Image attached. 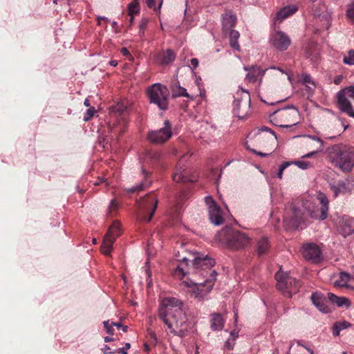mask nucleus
Wrapping results in <instances>:
<instances>
[{
	"label": "nucleus",
	"instance_id": "18",
	"mask_svg": "<svg viewBox=\"0 0 354 354\" xmlns=\"http://www.w3.org/2000/svg\"><path fill=\"white\" fill-rule=\"evenodd\" d=\"M339 230L344 236L354 232V219L343 216L339 221Z\"/></svg>",
	"mask_w": 354,
	"mask_h": 354
},
{
	"label": "nucleus",
	"instance_id": "7",
	"mask_svg": "<svg viewBox=\"0 0 354 354\" xmlns=\"http://www.w3.org/2000/svg\"><path fill=\"white\" fill-rule=\"evenodd\" d=\"M151 103L156 104L161 110L168 108L169 91L161 84L156 83L147 89Z\"/></svg>",
	"mask_w": 354,
	"mask_h": 354
},
{
	"label": "nucleus",
	"instance_id": "11",
	"mask_svg": "<svg viewBox=\"0 0 354 354\" xmlns=\"http://www.w3.org/2000/svg\"><path fill=\"white\" fill-rule=\"evenodd\" d=\"M349 98L354 101V86L346 87L337 93V106L342 112L354 118V108Z\"/></svg>",
	"mask_w": 354,
	"mask_h": 354
},
{
	"label": "nucleus",
	"instance_id": "23",
	"mask_svg": "<svg viewBox=\"0 0 354 354\" xmlns=\"http://www.w3.org/2000/svg\"><path fill=\"white\" fill-rule=\"evenodd\" d=\"M236 21V16L235 15L231 13H226L223 15L222 17V24L223 28L225 31L231 30L232 28H233Z\"/></svg>",
	"mask_w": 354,
	"mask_h": 354
},
{
	"label": "nucleus",
	"instance_id": "60",
	"mask_svg": "<svg viewBox=\"0 0 354 354\" xmlns=\"http://www.w3.org/2000/svg\"><path fill=\"white\" fill-rule=\"evenodd\" d=\"M84 104L86 106H88V107H91L90 106V102H89V100L86 98L84 102Z\"/></svg>",
	"mask_w": 354,
	"mask_h": 354
},
{
	"label": "nucleus",
	"instance_id": "12",
	"mask_svg": "<svg viewBox=\"0 0 354 354\" xmlns=\"http://www.w3.org/2000/svg\"><path fill=\"white\" fill-rule=\"evenodd\" d=\"M317 201L321 205V207L312 205L311 203H306L305 208L309 214V216L314 219L321 221L325 220L328 216V200L326 196L322 192H319L316 196Z\"/></svg>",
	"mask_w": 354,
	"mask_h": 354
},
{
	"label": "nucleus",
	"instance_id": "35",
	"mask_svg": "<svg viewBox=\"0 0 354 354\" xmlns=\"http://www.w3.org/2000/svg\"><path fill=\"white\" fill-rule=\"evenodd\" d=\"M269 243L266 238H262L257 243V252L259 254H263L268 251Z\"/></svg>",
	"mask_w": 354,
	"mask_h": 354
},
{
	"label": "nucleus",
	"instance_id": "1",
	"mask_svg": "<svg viewBox=\"0 0 354 354\" xmlns=\"http://www.w3.org/2000/svg\"><path fill=\"white\" fill-rule=\"evenodd\" d=\"M193 279L182 281L181 285L189 288L195 298L203 299L212 288L216 272L212 270L215 264L214 259L207 255L200 254L193 259Z\"/></svg>",
	"mask_w": 354,
	"mask_h": 354
},
{
	"label": "nucleus",
	"instance_id": "45",
	"mask_svg": "<svg viewBox=\"0 0 354 354\" xmlns=\"http://www.w3.org/2000/svg\"><path fill=\"white\" fill-rule=\"evenodd\" d=\"M119 205L118 203L115 200H112L110 202L109 206V213L111 214L113 212L116 211L118 209Z\"/></svg>",
	"mask_w": 354,
	"mask_h": 354
},
{
	"label": "nucleus",
	"instance_id": "61",
	"mask_svg": "<svg viewBox=\"0 0 354 354\" xmlns=\"http://www.w3.org/2000/svg\"><path fill=\"white\" fill-rule=\"evenodd\" d=\"M113 340V339L110 337H104V342H112Z\"/></svg>",
	"mask_w": 354,
	"mask_h": 354
},
{
	"label": "nucleus",
	"instance_id": "53",
	"mask_svg": "<svg viewBox=\"0 0 354 354\" xmlns=\"http://www.w3.org/2000/svg\"><path fill=\"white\" fill-rule=\"evenodd\" d=\"M147 4L149 8L156 9L155 0H147Z\"/></svg>",
	"mask_w": 354,
	"mask_h": 354
},
{
	"label": "nucleus",
	"instance_id": "40",
	"mask_svg": "<svg viewBox=\"0 0 354 354\" xmlns=\"http://www.w3.org/2000/svg\"><path fill=\"white\" fill-rule=\"evenodd\" d=\"M230 335H231V338H229L225 344V346L228 349V350H232L234 347V342H235V339L237 337V335L236 333H235V331H232L230 333Z\"/></svg>",
	"mask_w": 354,
	"mask_h": 354
},
{
	"label": "nucleus",
	"instance_id": "41",
	"mask_svg": "<svg viewBox=\"0 0 354 354\" xmlns=\"http://www.w3.org/2000/svg\"><path fill=\"white\" fill-rule=\"evenodd\" d=\"M346 15L351 21L354 22V2L347 6Z\"/></svg>",
	"mask_w": 354,
	"mask_h": 354
},
{
	"label": "nucleus",
	"instance_id": "49",
	"mask_svg": "<svg viewBox=\"0 0 354 354\" xmlns=\"http://www.w3.org/2000/svg\"><path fill=\"white\" fill-rule=\"evenodd\" d=\"M190 64L193 68H196L198 66V60L196 58H192L190 60Z\"/></svg>",
	"mask_w": 354,
	"mask_h": 354
},
{
	"label": "nucleus",
	"instance_id": "27",
	"mask_svg": "<svg viewBox=\"0 0 354 354\" xmlns=\"http://www.w3.org/2000/svg\"><path fill=\"white\" fill-rule=\"evenodd\" d=\"M330 189L333 192L335 197L349 192L348 184L343 180L338 181L337 184L330 185Z\"/></svg>",
	"mask_w": 354,
	"mask_h": 354
},
{
	"label": "nucleus",
	"instance_id": "52",
	"mask_svg": "<svg viewBox=\"0 0 354 354\" xmlns=\"http://www.w3.org/2000/svg\"><path fill=\"white\" fill-rule=\"evenodd\" d=\"M101 350L104 354L113 353V352L110 351V347L108 345H104Z\"/></svg>",
	"mask_w": 354,
	"mask_h": 354
},
{
	"label": "nucleus",
	"instance_id": "42",
	"mask_svg": "<svg viewBox=\"0 0 354 354\" xmlns=\"http://www.w3.org/2000/svg\"><path fill=\"white\" fill-rule=\"evenodd\" d=\"M292 163L301 169H307L313 166V164L310 162L304 160H297Z\"/></svg>",
	"mask_w": 354,
	"mask_h": 354
},
{
	"label": "nucleus",
	"instance_id": "24",
	"mask_svg": "<svg viewBox=\"0 0 354 354\" xmlns=\"http://www.w3.org/2000/svg\"><path fill=\"white\" fill-rule=\"evenodd\" d=\"M225 321L220 313L211 315V328L213 330H221L224 326Z\"/></svg>",
	"mask_w": 354,
	"mask_h": 354
},
{
	"label": "nucleus",
	"instance_id": "3",
	"mask_svg": "<svg viewBox=\"0 0 354 354\" xmlns=\"http://www.w3.org/2000/svg\"><path fill=\"white\" fill-rule=\"evenodd\" d=\"M330 161L344 172L354 167V149L342 144L334 145L327 149Z\"/></svg>",
	"mask_w": 354,
	"mask_h": 354
},
{
	"label": "nucleus",
	"instance_id": "30",
	"mask_svg": "<svg viewBox=\"0 0 354 354\" xmlns=\"http://www.w3.org/2000/svg\"><path fill=\"white\" fill-rule=\"evenodd\" d=\"M114 242V238H109V236H105L101 245L102 252L106 255L110 254L113 249V244Z\"/></svg>",
	"mask_w": 354,
	"mask_h": 354
},
{
	"label": "nucleus",
	"instance_id": "10",
	"mask_svg": "<svg viewBox=\"0 0 354 354\" xmlns=\"http://www.w3.org/2000/svg\"><path fill=\"white\" fill-rule=\"evenodd\" d=\"M275 278L277 281V288L286 297H290L292 294L298 292L300 283L295 278L289 276V274H283L280 270L276 273Z\"/></svg>",
	"mask_w": 354,
	"mask_h": 354
},
{
	"label": "nucleus",
	"instance_id": "56",
	"mask_svg": "<svg viewBox=\"0 0 354 354\" xmlns=\"http://www.w3.org/2000/svg\"><path fill=\"white\" fill-rule=\"evenodd\" d=\"M121 53L124 56L130 55L129 50L126 48H122L121 49Z\"/></svg>",
	"mask_w": 354,
	"mask_h": 354
},
{
	"label": "nucleus",
	"instance_id": "25",
	"mask_svg": "<svg viewBox=\"0 0 354 354\" xmlns=\"http://www.w3.org/2000/svg\"><path fill=\"white\" fill-rule=\"evenodd\" d=\"M328 297L330 301H331L334 304H336L338 307L345 306L346 308H348L351 306V301L346 297H337L333 293L330 292L328 294Z\"/></svg>",
	"mask_w": 354,
	"mask_h": 354
},
{
	"label": "nucleus",
	"instance_id": "19",
	"mask_svg": "<svg viewBox=\"0 0 354 354\" xmlns=\"http://www.w3.org/2000/svg\"><path fill=\"white\" fill-rule=\"evenodd\" d=\"M189 261V260L186 257H183L182 260L178 261V263L174 270V274L179 279H182L185 277L190 270Z\"/></svg>",
	"mask_w": 354,
	"mask_h": 354
},
{
	"label": "nucleus",
	"instance_id": "50",
	"mask_svg": "<svg viewBox=\"0 0 354 354\" xmlns=\"http://www.w3.org/2000/svg\"><path fill=\"white\" fill-rule=\"evenodd\" d=\"M147 332H148V335L150 336V337L151 339H153L155 342H157L158 339H157V337H156V335L155 334V333L151 330H147Z\"/></svg>",
	"mask_w": 354,
	"mask_h": 354
},
{
	"label": "nucleus",
	"instance_id": "29",
	"mask_svg": "<svg viewBox=\"0 0 354 354\" xmlns=\"http://www.w3.org/2000/svg\"><path fill=\"white\" fill-rule=\"evenodd\" d=\"M121 233L120 223L119 221H115L112 223L105 236H109V238H114L115 241Z\"/></svg>",
	"mask_w": 354,
	"mask_h": 354
},
{
	"label": "nucleus",
	"instance_id": "31",
	"mask_svg": "<svg viewBox=\"0 0 354 354\" xmlns=\"http://www.w3.org/2000/svg\"><path fill=\"white\" fill-rule=\"evenodd\" d=\"M292 217L290 222L292 225L298 227L303 222V213L298 208L293 207L292 209Z\"/></svg>",
	"mask_w": 354,
	"mask_h": 354
},
{
	"label": "nucleus",
	"instance_id": "28",
	"mask_svg": "<svg viewBox=\"0 0 354 354\" xmlns=\"http://www.w3.org/2000/svg\"><path fill=\"white\" fill-rule=\"evenodd\" d=\"M297 10V8L295 6H289L284 7L281 10H280L277 15V17L281 21L285 19L286 18L290 17V15L295 13Z\"/></svg>",
	"mask_w": 354,
	"mask_h": 354
},
{
	"label": "nucleus",
	"instance_id": "51",
	"mask_svg": "<svg viewBox=\"0 0 354 354\" xmlns=\"http://www.w3.org/2000/svg\"><path fill=\"white\" fill-rule=\"evenodd\" d=\"M147 20H143V21L140 25V33H144V30L147 26Z\"/></svg>",
	"mask_w": 354,
	"mask_h": 354
},
{
	"label": "nucleus",
	"instance_id": "20",
	"mask_svg": "<svg viewBox=\"0 0 354 354\" xmlns=\"http://www.w3.org/2000/svg\"><path fill=\"white\" fill-rule=\"evenodd\" d=\"M334 284L338 287H345L346 288H354V279L346 272H340L338 279H337Z\"/></svg>",
	"mask_w": 354,
	"mask_h": 354
},
{
	"label": "nucleus",
	"instance_id": "59",
	"mask_svg": "<svg viewBox=\"0 0 354 354\" xmlns=\"http://www.w3.org/2000/svg\"><path fill=\"white\" fill-rule=\"evenodd\" d=\"M109 64L112 66H116L118 65V62L116 60H111Z\"/></svg>",
	"mask_w": 354,
	"mask_h": 354
},
{
	"label": "nucleus",
	"instance_id": "14",
	"mask_svg": "<svg viewBox=\"0 0 354 354\" xmlns=\"http://www.w3.org/2000/svg\"><path fill=\"white\" fill-rule=\"evenodd\" d=\"M172 136L171 126L169 120L164 122L163 127L158 130L149 131L147 134L148 140L153 144H163L169 140Z\"/></svg>",
	"mask_w": 354,
	"mask_h": 354
},
{
	"label": "nucleus",
	"instance_id": "26",
	"mask_svg": "<svg viewBox=\"0 0 354 354\" xmlns=\"http://www.w3.org/2000/svg\"><path fill=\"white\" fill-rule=\"evenodd\" d=\"M171 91L174 97H185L189 100H194V97L190 95L187 89L178 84L172 85Z\"/></svg>",
	"mask_w": 354,
	"mask_h": 354
},
{
	"label": "nucleus",
	"instance_id": "46",
	"mask_svg": "<svg viewBox=\"0 0 354 354\" xmlns=\"http://www.w3.org/2000/svg\"><path fill=\"white\" fill-rule=\"evenodd\" d=\"M291 163L289 162H285L281 164L279 167V172L277 174V176L279 179L282 178L283 172L286 168H287Z\"/></svg>",
	"mask_w": 354,
	"mask_h": 354
},
{
	"label": "nucleus",
	"instance_id": "62",
	"mask_svg": "<svg viewBox=\"0 0 354 354\" xmlns=\"http://www.w3.org/2000/svg\"><path fill=\"white\" fill-rule=\"evenodd\" d=\"M146 273H147V275L148 276V277H151V272L148 268L146 269Z\"/></svg>",
	"mask_w": 354,
	"mask_h": 354
},
{
	"label": "nucleus",
	"instance_id": "5",
	"mask_svg": "<svg viewBox=\"0 0 354 354\" xmlns=\"http://www.w3.org/2000/svg\"><path fill=\"white\" fill-rule=\"evenodd\" d=\"M299 113L295 107H288L274 111L270 120L274 125L288 128L299 123Z\"/></svg>",
	"mask_w": 354,
	"mask_h": 354
},
{
	"label": "nucleus",
	"instance_id": "47",
	"mask_svg": "<svg viewBox=\"0 0 354 354\" xmlns=\"http://www.w3.org/2000/svg\"><path fill=\"white\" fill-rule=\"evenodd\" d=\"M131 347V344L129 343H126L125 346L122 348H119L117 352L120 354H127L126 350L129 349Z\"/></svg>",
	"mask_w": 354,
	"mask_h": 354
},
{
	"label": "nucleus",
	"instance_id": "55",
	"mask_svg": "<svg viewBox=\"0 0 354 354\" xmlns=\"http://www.w3.org/2000/svg\"><path fill=\"white\" fill-rule=\"evenodd\" d=\"M116 111L122 113L124 112L125 107L122 104H118L115 107Z\"/></svg>",
	"mask_w": 354,
	"mask_h": 354
},
{
	"label": "nucleus",
	"instance_id": "48",
	"mask_svg": "<svg viewBox=\"0 0 354 354\" xmlns=\"http://www.w3.org/2000/svg\"><path fill=\"white\" fill-rule=\"evenodd\" d=\"M145 186L146 185H145L144 183H141L138 186L133 187L131 188L129 191L131 192L140 191V190L143 189Z\"/></svg>",
	"mask_w": 354,
	"mask_h": 354
},
{
	"label": "nucleus",
	"instance_id": "58",
	"mask_svg": "<svg viewBox=\"0 0 354 354\" xmlns=\"http://www.w3.org/2000/svg\"><path fill=\"white\" fill-rule=\"evenodd\" d=\"M298 344H299V345L301 346V344L299 342ZM302 346H304L309 352L310 354H314L313 351L310 348L305 346L304 345H302Z\"/></svg>",
	"mask_w": 354,
	"mask_h": 354
},
{
	"label": "nucleus",
	"instance_id": "6",
	"mask_svg": "<svg viewBox=\"0 0 354 354\" xmlns=\"http://www.w3.org/2000/svg\"><path fill=\"white\" fill-rule=\"evenodd\" d=\"M244 70L248 72L245 78L250 82H256L259 80L261 83L266 72H268L269 75L272 77H278L279 75H286L288 80L291 82L290 72L281 68L271 66L263 70L259 66H252L250 68L244 66Z\"/></svg>",
	"mask_w": 354,
	"mask_h": 354
},
{
	"label": "nucleus",
	"instance_id": "17",
	"mask_svg": "<svg viewBox=\"0 0 354 354\" xmlns=\"http://www.w3.org/2000/svg\"><path fill=\"white\" fill-rule=\"evenodd\" d=\"M271 44L279 50H286L290 45L289 37L281 31L273 34L270 38Z\"/></svg>",
	"mask_w": 354,
	"mask_h": 354
},
{
	"label": "nucleus",
	"instance_id": "39",
	"mask_svg": "<svg viewBox=\"0 0 354 354\" xmlns=\"http://www.w3.org/2000/svg\"><path fill=\"white\" fill-rule=\"evenodd\" d=\"M343 62L346 65H354V50H349L344 56Z\"/></svg>",
	"mask_w": 354,
	"mask_h": 354
},
{
	"label": "nucleus",
	"instance_id": "36",
	"mask_svg": "<svg viewBox=\"0 0 354 354\" xmlns=\"http://www.w3.org/2000/svg\"><path fill=\"white\" fill-rule=\"evenodd\" d=\"M304 137L308 138H311L312 140H315L317 142H319V149L317 150L313 151H311L310 153H308L306 155L303 156H302L303 158H310V157L316 155L319 151H322V147H323V142H322V140L320 138H319L317 137H315V136H304Z\"/></svg>",
	"mask_w": 354,
	"mask_h": 354
},
{
	"label": "nucleus",
	"instance_id": "63",
	"mask_svg": "<svg viewBox=\"0 0 354 354\" xmlns=\"http://www.w3.org/2000/svg\"><path fill=\"white\" fill-rule=\"evenodd\" d=\"M121 328L124 332H127L128 327L127 326H122Z\"/></svg>",
	"mask_w": 354,
	"mask_h": 354
},
{
	"label": "nucleus",
	"instance_id": "4",
	"mask_svg": "<svg viewBox=\"0 0 354 354\" xmlns=\"http://www.w3.org/2000/svg\"><path fill=\"white\" fill-rule=\"evenodd\" d=\"M277 136L268 127H262L257 131L251 132L246 140V147L254 153L260 156H267L270 153H262L257 151L254 147L268 148L270 146L275 143Z\"/></svg>",
	"mask_w": 354,
	"mask_h": 354
},
{
	"label": "nucleus",
	"instance_id": "9",
	"mask_svg": "<svg viewBox=\"0 0 354 354\" xmlns=\"http://www.w3.org/2000/svg\"><path fill=\"white\" fill-rule=\"evenodd\" d=\"M250 106V95L246 90L240 88L234 97L233 113L239 119H243L247 115Z\"/></svg>",
	"mask_w": 354,
	"mask_h": 354
},
{
	"label": "nucleus",
	"instance_id": "64",
	"mask_svg": "<svg viewBox=\"0 0 354 354\" xmlns=\"http://www.w3.org/2000/svg\"><path fill=\"white\" fill-rule=\"evenodd\" d=\"M237 318H238L237 313L234 312V319H235L236 322H237Z\"/></svg>",
	"mask_w": 354,
	"mask_h": 354
},
{
	"label": "nucleus",
	"instance_id": "54",
	"mask_svg": "<svg viewBox=\"0 0 354 354\" xmlns=\"http://www.w3.org/2000/svg\"><path fill=\"white\" fill-rule=\"evenodd\" d=\"M343 80L342 75H337L334 79V83L337 85L339 84Z\"/></svg>",
	"mask_w": 354,
	"mask_h": 354
},
{
	"label": "nucleus",
	"instance_id": "8",
	"mask_svg": "<svg viewBox=\"0 0 354 354\" xmlns=\"http://www.w3.org/2000/svg\"><path fill=\"white\" fill-rule=\"evenodd\" d=\"M219 236L225 237V240H221V241L233 249L241 248L250 243V239L245 233L232 229L221 230Z\"/></svg>",
	"mask_w": 354,
	"mask_h": 354
},
{
	"label": "nucleus",
	"instance_id": "57",
	"mask_svg": "<svg viewBox=\"0 0 354 354\" xmlns=\"http://www.w3.org/2000/svg\"><path fill=\"white\" fill-rule=\"evenodd\" d=\"M111 325H113V326H116L118 328H121L123 326L120 322L116 323L113 322H111Z\"/></svg>",
	"mask_w": 354,
	"mask_h": 354
},
{
	"label": "nucleus",
	"instance_id": "44",
	"mask_svg": "<svg viewBox=\"0 0 354 354\" xmlns=\"http://www.w3.org/2000/svg\"><path fill=\"white\" fill-rule=\"evenodd\" d=\"M103 324L107 333L110 335H113L114 329H113V326L111 325V322H110L109 320H107L104 321Z\"/></svg>",
	"mask_w": 354,
	"mask_h": 354
},
{
	"label": "nucleus",
	"instance_id": "13",
	"mask_svg": "<svg viewBox=\"0 0 354 354\" xmlns=\"http://www.w3.org/2000/svg\"><path fill=\"white\" fill-rule=\"evenodd\" d=\"M158 205V199L153 194L142 198L138 203L139 218L149 222L153 217Z\"/></svg>",
	"mask_w": 354,
	"mask_h": 354
},
{
	"label": "nucleus",
	"instance_id": "2",
	"mask_svg": "<svg viewBox=\"0 0 354 354\" xmlns=\"http://www.w3.org/2000/svg\"><path fill=\"white\" fill-rule=\"evenodd\" d=\"M158 316L175 335L183 337L192 327V323L183 311L181 301L176 298L163 299L159 307Z\"/></svg>",
	"mask_w": 354,
	"mask_h": 354
},
{
	"label": "nucleus",
	"instance_id": "43",
	"mask_svg": "<svg viewBox=\"0 0 354 354\" xmlns=\"http://www.w3.org/2000/svg\"><path fill=\"white\" fill-rule=\"evenodd\" d=\"M95 113V109L94 107H89L86 113H85V115L84 117V121H88L90 120L94 115Z\"/></svg>",
	"mask_w": 354,
	"mask_h": 354
},
{
	"label": "nucleus",
	"instance_id": "15",
	"mask_svg": "<svg viewBox=\"0 0 354 354\" xmlns=\"http://www.w3.org/2000/svg\"><path fill=\"white\" fill-rule=\"evenodd\" d=\"M205 202L207 205L210 221L216 225H221L224 222V219L220 207L209 196L205 198Z\"/></svg>",
	"mask_w": 354,
	"mask_h": 354
},
{
	"label": "nucleus",
	"instance_id": "37",
	"mask_svg": "<svg viewBox=\"0 0 354 354\" xmlns=\"http://www.w3.org/2000/svg\"><path fill=\"white\" fill-rule=\"evenodd\" d=\"M304 84L309 92H313L315 88V84L308 75H304L302 77Z\"/></svg>",
	"mask_w": 354,
	"mask_h": 354
},
{
	"label": "nucleus",
	"instance_id": "16",
	"mask_svg": "<svg viewBox=\"0 0 354 354\" xmlns=\"http://www.w3.org/2000/svg\"><path fill=\"white\" fill-rule=\"evenodd\" d=\"M301 254L306 260L314 263L319 262L322 258L321 250L317 245L313 243L304 244L301 248Z\"/></svg>",
	"mask_w": 354,
	"mask_h": 354
},
{
	"label": "nucleus",
	"instance_id": "33",
	"mask_svg": "<svg viewBox=\"0 0 354 354\" xmlns=\"http://www.w3.org/2000/svg\"><path fill=\"white\" fill-rule=\"evenodd\" d=\"M351 326V324L346 321L335 322L333 328V335L335 337H337L339 335L341 330L347 328Z\"/></svg>",
	"mask_w": 354,
	"mask_h": 354
},
{
	"label": "nucleus",
	"instance_id": "32",
	"mask_svg": "<svg viewBox=\"0 0 354 354\" xmlns=\"http://www.w3.org/2000/svg\"><path fill=\"white\" fill-rule=\"evenodd\" d=\"M240 37V34L237 30H231L230 31V45L236 50H240V46L238 42V39Z\"/></svg>",
	"mask_w": 354,
	"mask_h": 354
},
{
	"label": "nucleus",
	"instance_id": "38",
	"mask_svg": "<svg viewBox=\"0 0 354 354\" xmlns=\"http://www.w3.org/2000/svg\"><path fill=\"white\" fill-rule=\"evenodd\" d=\"M139 11L140 7L138 0H133V1L129 5V14L131 15V21L133 20V15L138 13Z\"/></svg>",
	"mask_w": 354,
	"mask_h": 354
},
{
	"label": "nucleus",
	"instance_id": "21",
	"mask_svg": "<svg viewBox=\"0 0 354 354\" xmlns=\"http://www.w3.org/2000/svg\"><path fill=\"white\" fill-rule=\"evenodd\" d=\"M187 174H188V172L184 168V166L181 165L180 163H179L177 165L176 170L174 173L173 179L176 183L194 181L193 180L189 179Z\"/></svg>",
	"mask_w": 354,
	"mask_h": 354
},
{
	"label": "nucleus",
	"instance_id": "34",
	"mask_svg": "<svg viewBox=\"0 0 354 354\" xmlns=\"http://www.w3.org/2000/svg\"><path fill=\"white\" fill-rule=\"evenodd\" d=\"M175 57L176 55L174 54V51L168 49L163 54L160 62L162 64H169L175 59Z\"/></svg>",
	"mask_w": 354,
	"mask_h": 354
},
{
	"label": "nucleus",
	"instance_id": "22",
	"mask_svg": "<svg viewBox=\"0 0 354 354\" xmlns=\"http://www.w3.org/2000/svg\"><path fill=\"white\" fill-rule=\"evenodd\" d=\"M311 300L313 304L319 309V310L323 313H328V308L325 305V299L322 295L318 292L313 293L311 295Z\"/></svg>",
	"mask_w": 354,
	"mask_h": 354
}]
</instances>
